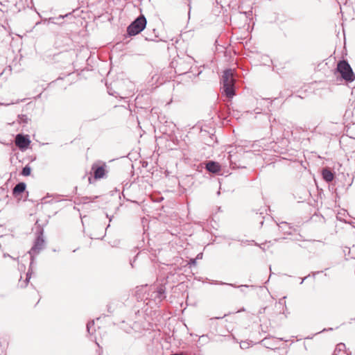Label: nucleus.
Here are the masks:
<instances>
[{"mask_svg":"<svg viewBox=\"0 0 355 355\" xmlns=\"http://www.w3.org/2000/svg\"><path fill=\"white\" fill-rule=\"evenodd\" d=\"M322 176L327 182H331L334 179V174L328 169L322 171Z\"/></svg>","mask_w":355,"mask_h":355,"instance_id":"9","label":"nucleus"},{"mask_svg":"<svg viewBox=\"0 0 355 355\" xmlns=\"http://www.w3.org/2000/svg\"><path fill=\"white\" fill-rule=\"evenodd\" d=\"M304 279H303L301 282V284H303V282H304Z\"/></svg>","mask_w":355,"mask_h":355,"instance_id":"19","label":"nucleus"},{"mask_svg":"<svg viewBox=\"0 0 355 355\" xmlns=\"http://www.w3.org/2000/svg\"><path fill=\"white\" fill-rule=\"evenodd\" d=\"M157 295L156 297H158L159 299H163L165 297L164 296V289L162 287H159L158 290L157 291Z\"/></svg>","mask_w":355,"mask_h":355,"instance_id":"11","label":"nucleus"},{"mask_svg":"<svg viewBox=\"0 0 355 355\" xmlns=\"http://www.w3.org/2000/svg\"><path fill=\"white\" fill-rule=\"evenodd\" d=\"M31 168L28 165L22 168L21 174L24 176H28L31 174Z\"/></svg>","mask_w":355,"mask_h":355,"instance_id":"10","label":"nucleus"},{"mask_svg":"<svg viewBox=\"0 0 355 355\" xmlns=\"http://www.w3.org/2000/svg\"><path fill=\"white\" fill-rule=\"evenodd\" d=\"M191 263L195 264L196 263V259H191Z\"/></svg>","mask_w":355,"mask_h":355,"instance_id":"15","label":"nucleus"},{"mask_svg":"<svg viewBox=\"0 0 355 355\" xmlns=\"http://www.w3.org/2000/svg\"><path fill=\"white\" fill-rule=\"evenodd\" d=\"M337 70L340 73L342 78L346 81L352 82L354 80L355 76L352 69L345 60L340 61L338 63Z\"/></svg>","mask_w":355,"mask_h":355,"instance_id":"3","label":"nucleus"},{"mask_svg":"<svg viewBox=\"0 0 355 355\" xmlns=\"http://www.w3.org/2000/svg\"><path fill=\"white\" fill-rule=\"evenodd\" d=\"M45 241L42 236V233L41 232L40 235H39L35 243L33 246L31 248L28 253L31 254L33 258L34 255L37 254L40 250H42L44 247Z\"/></svg>","mask_w":355,"mask_h":355,"instance_id":"4","label":"nucleus"},{"mask_svg":"<svg viewBox=\"0 0 355 355\" xmlns=\"http://www.w3.org/2000/svg\"><path fill=\"white\" fill-rule=\"evenodd\" d=\"M94 320L90 321L87 324V329L88 333L90 334H93L92 327L94 326Z\"/></svg>","mask_w":355,"mask_h":355,"instance_id":"12","label":"nucleus"},{"mask_svg":"<svg viewBox=\"0 0 355 355\" xmlns=\"http://www.w3.org/2000/svg\"><path fill=\"white\" fill-rule=\"evenodd\" d=\"M205 168L209 172L212 173H218L221 170L220 165L218 162L214 161L207 162L206 163Z\"/></svg>","mask_w":355,"mask_h":355,"instance_id":"7","label":"nucleus"},{"mask_svg":"<svg viewBox=\"0 0 355 355\" xmlns=\"http://www.w3.org/2000/svg\"><path fill=\"white\" fill-rule=\"evenodd\" d=\"M234 83L235 78L233 71L232 69L224 71L220 78L221 89L223 93L228 98H232L234 95Z\"/></svg>","mask_w":355,"mask_h":355,"instance_id":"1","label":"nucleus"},{"mask_svg":"<svg viewBox=\"0 0 355 355\" xmlns=\"http://www.w3.org/2000/svg\"><path fill=\"white\" fill-rule=\"evenodd\" d=\"M0 190L3 191V189L2 187H0Z\"/></svg>","mask_w":355,"mask_h":355,"instance_id":"20","label":"nucleus"},{"mask_svg":"<svg viewBox=\"0 0 355 355\" xmlns=\"http://www.w3.org/2000/svg\"><path fill=\"white\" fill-rule=\"evenodd\" d=\"M146 17L143 15H139L127 28L128 35L134 36L140 33L146 28Z\"/></svg>","mask_w":355,"mask_h":355,"instance_id":"2","label":"nucleus"},{"mask_svg":"<svg viewBox=\"0 0 355 355\" xmlns=\"http://www.w3.org/2000/svg\"><path fill=\"white\" fill-rule=\"evenodd\" d=\"M26 276H27V277H26V281L28 282V279H30L29 274H28V273H27V274H26Z\"/></svg>","mask_w":355,"mask_h":355,"instance_id":"16","label":"nucleus"},{"mask_svg":"<svg viewBox=\"0 0 355 355\" xmlns=\"http://www.w3.org/2000/svg\"><path fill=\"white\" fill-rule=\"evenodd\" d=\"M202 256V253L198 254V256H197V259L201 258Z\"/></svg>","mask_w":355,"mask_h":355,"instance_id":"13","label":"nucleus"},{"mask_svg":"<svg viewBox=\"0 0 355 355\" xmlns=\"http://www.w3.org/2000/svg\"><path fill=\"white\" fill-rule=\"evenodd\" d=\"M30 142L31 141L28 138L22 135H17L15 139V144L20 149L26 148L28 146Z\"/></svg>","mask_w":355,"mask_h":355,"instance_id":"6","label":"nucleus"},{"mask_svg":"<svg viewBox=\"0 0 355 355\" xmlns=\"http://www.w3.org/2000/svg\"><path fill=\"white\" fill-rule=\"evenodd\" d=\"M171 355H184L183 353H180V354H171Z\"/></svg>","mask_w":355,"mask_h":355,"instance_id":"17","label":"nucleus"},{"mask_svg":"<svg viewBox=\"0 0 355 355\" xmlns=\"http://www.w3.org/2000/svg\"><path fill=\"white\" fill-rule=\"evenodd\" d=\"M105 164L98 166L97 164H94L92 166V170L94 172V177L95 179H100L104 177L105 173Z\"/></svg>","mask_w":355,"mask_h":355,"instance_id":"5","label":"nucleus"},{"mask_svg":"<svg viewBox=\"0 0 355 355\" xmlns=\"http://www.w3.org/2000/svg\"><path fill=\"white\" fill-rule=\"evenodd\" d=\"M3 257H10V258L15 259L13 257H12L11 256H10L9 254H3Z\"/></svg>","mask_w":355,"mask_h":355,"instance_id":"14","label":"nucleus"},{"mask_svg":"<svg viewBox=\"0 0 355 355\" xmlns=\"http://www.w3.org/2000/svg\"><path fill=\"white\" fill-rule=\"evenodd\" d=\"M26 184L24 182H19L17 184L12 190V193L14 196H17L19 194H21L26 189Z\"/></svg>","mask_w":355,"mask_h":355,"instance_id":"8","label":"nucleus"},{"mask_svg":"<svg viewBox=\"0 0 355 355\" xmlns=\"http://www.w3.org/2000/svg\"><path fill=\"white\" fill-rule=\"evenodd\" d=\"M146 40H153V39H151V38H148V37H146Z\"/></svg>","mask_w":355,"mask_h":355,"instance_id":"18","label":"nucleus"}]
</instances>
